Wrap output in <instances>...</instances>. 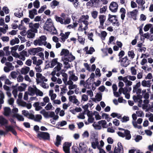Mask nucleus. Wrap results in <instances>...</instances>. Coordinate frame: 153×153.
<instances>
[{
	"mask_svg": "<svg viewBox=\"0 0 153 153\" xmlns=\"http://www.w3.org/2000/svg\"><path fill=\"white\" fill-rule=\"evenodd\" d=\"M44 28L45 30L50 32L52 34H56L57 33V30L50 19H47L44 26Z\"/></svg>",
	"mask_w": 153,
	"mask_h": 153,
	"instance_id": "1",
	"label": "nucleus"
},
{
	"mask_svg": "<svg viewBox=\"0 0 153 153\" xmlns=\"http://www.w3.org/2000/svg\"><path fill=\"white\" fill-rule=\"evenodd\" d=\"M118 129L119 130L121 131L117 132L119 136L123 138L125 137V139L127 140L130 139L131 138V136L129 131L120 128H119Z\"/></svg>",
	"mask_w": 153,
	"mask_h": 153,
	"instance_id": "2",
	"label": "nucleus"
},
{
	"mask_svg": "<svg viewBox=\"0 0 153 153\" xmlns=\"http://www.w3.org/2000/svg\"><path fill=\"white\" fill-rule=\"evenodd\" d=\"M28 94L30 95L33 96L35 94L37 96H42L43 93L39 90L38 89L35 85L32 87H29L28 88Z\"/></svg>",
	"mask_w": 153,
	"mask_h": 153,
	"instance_id": "3",
	"label": "nucleus"
},
{
	"mask_svg": "<svg viewBox=\"0 0 153 153\" xmlns=\"http://www.w3.org/2000/svg\"><path fill=\"white\" fill-rule=\"evenodd\" d=\"M46 40V37L45 36H42L39 38L35 40L33 42V44L36 46L45 45L47 44Z\"/></svg>",
	"mask_w": 153,
	"mask_h": 153,
	"instance_id": "4",
	"label": "nucleus"
},
{
	"mask_svg": "<svg viewBox=\"0 0 153 153\" xmlns=\"http://www.w3.org/2000/svg\"><path fill=\"white\" fill-rule=\"evenodd\" d=\"M56 20L57 22L60 23L62 25H67L69 24L71 22V19L69 18H67L65 19L64 18L56 16L55 17Z\"/></svg>",
	"mask_w": 153,
	"mask_h": 153,
	"instance_id": "5",
	"label": "nucleus"
},
{
	"mask_svg": "<svg viewBox=\"0 0 153 153\" xmlns=\"http://www.w3.org/2000/svg\"><path fill=\"white\" fill-rule=\"evenodd\" d=\"M75 57L73 56L71 53H70L66 57H62V60L65 65H67L68 62H71L75 59Z\"/></svg>",
	"mask_w": 153,
	"mask_h": 153,
	"instance_id": "6",
	"label": "nucleus"
},
{
	"mask_svg": "<svg viewBox=\"0 0 153 153\" xmlns=\"http://www.w3.org/2000/svg\"><path fill=\"white\" fill-rule=\"evenodd\" d=\"M108 20L114 25L117 26H119V23L118 21L116 16L111 15L109 14L108 15Z\"/></svg>",
	"mask_w": 153,
	"mask_h": 153,
	"instance_id": "7",
	"label": "nucleus"
},
{
	"mask_svg": "<svg viewBox=\"0 0 153 153\" xmlns=\"http://www.w3.org/2000/svg\"><path fill=\"white\" fill-rule=\"evenodd\" d=\"M118 147H115L113 152L111 151L109 153H123L124 149L121 143L118 142L117 144Z\"/></svg>",
	"mask_w": 153,
	"mask_h": 153,
	"instance_id": "8",
	"label": "nucleus"
},
{
	"mask_svg": "<svg viewBox=\"0 0 153 153\" xmlns=\"http://www.w3.org/2000/svg\"><path fill=\"white\" fill-rule=\"evenodd\" d=\"M38 136L40 139H42L45 140H48L50 139V134L47 132H40L38 134Z\"/></svg>",
	"mask_w": 153,
	"mask_h": 153,
	"instance_id": "9",
	"label": "nucleus"
},
{
	"mask_svg": "<svg viewBox=\"0 0 153 153\" xmlns=\"http://www.w3.org/2000/svg\"><path fill=\"white\" fill-rule=\"evenodd\" d=\"M118 8V5L116 2H112L109 6L110 10L113 13L117 12Z\"/></svg>",
	"mask_w": 153,
	"mask_h": 153,
	"instance_id": "10",
	"label": "nucleus"
},
{
	"mask_svg": "<svg viewBox=\"0 0 153 153\" xmlns=\"http://www.w3.org/2000/svg\"><path fill=\"white\" fill-rule=\"evenodd\" d=\"M36 81L37 83H40L42 82H47L48 79L45 78V77L43 76L42 74L37 73H36Z\"/></svg>",
	"mask_w": 153,
	"mask_h": 153,
	"instance_id": "11",
	"label": "nucleus"
},
{
	"mask_svg": "<svg viewBox=\"0 0 153 153\" xmlns=\"http://www.w3.org/2000/svg\"><path fill=\"white\" fill-rule=\"evenodd\" d=\"M39 25H40L39 23L33 24L30 22L29 23V27L30 28V30L34 33L37 32V29L39 28Z\"/></svg>",
	"mask_w": 153,
	"mask_h": 153,
	"instance_id": "12",
	"label": "nucleus"
},
{
	"mask_svg": "<svg viewBox=\"0 0 153 153\" xmlns=\"http://www.w3.org/2000/svg\"><path fill=\"white\" fill-rule=\"evenodd\" d=\"M78 148L81 153H86L87 152V146L83 142H81L79 143Z\"/></svg>",
	"mask_w": 153,
	"mask_h": 153,
	"instance_id": "13",
	"label": "nucleus"
},
{
	"mask_svg": "<svg viewBox=\"0 0 153 153\" xmlns=\"http://www.w3.org/2000/svg\"><path fill=\"white\" fill-rule=\"evenodd\" d=\"M100 25L99 27L100 28L104 29V23L106 20V16L104 15H100L98 16Z\"/></svg>",
	"mask_w": 153,
	"mask_h": 153,
	"instance_id": "14",
	"label": "nucleus"
},
{
	"mask_svg": "<svg viewBox=\"0 0 153 153\" xmlns=\"http://www.w3.org/2000/svg\"><path fill=\"white\" fill-rule=\"evenodd\" d=\"M43 51V49L40 47H38L36 48H30L29 50V53L30 54L34 55L39 52Z\"/></svg>",
	"mask_w": 153,
	"mask_h": 153,
	"instance_id": "15",
	"label": "nucleus"
},
{
	"mask_svg": "<svg viewBox=\"0 0 153 153\" xmlns=\"http://www.w3.org/2000/svg\"><path fill=\"white\" fill-rule=\"evenodd\" d=\"M88 15H82L80 18L78 22L79 23L82 22L85 25H88V22L87 20H88Z\"/></svg>",
	"mask_w": 153,
	"mask_h": 153,
	"instance_id": "16",
	"label": "nucleus"
},
{
	"mask_svg": "<svg viewBox=\"0 0 153 153\" xmlns=\"http://www.w3.org/2000/svg\"><path fill=\"white\" fill-rule=\"evenodd\" d=\"M14 126H12L11 125L5 126V131L7 133L9 131H11L14 135H17V133L14 129Z\"/></svg>",
	"mask_w": 153,
	"mask_h": 153,
	"instance_id": "17",
	"label": "nucleus"
},
{
	"mask_svg": "<svg viewBox=\"0 0 153 153\" xmlns=\"http://www.w3.org/2000/svg\"><path fill=\"white\" fill-rule=\"evenodd\" d=\"M62 67V64L60 62H58L56 66L53 69V71L51 73V74L55 75L56 74V72L59 71L61 69Z\"/></svg>",
	"mask_w": 153,
	"mask_h": 153,
	"instance_id": "18",
	"label": "nucleus"
},
{
	"mask_svg": "<svg viewBox=\"0 0 153 153\" xmlns=\"http://www.w3.org/2000/svg\"><path fill=\"white\" fill-rule=\"evenodd\" d=\"M94 141L91 143V146L94 149H96L97 148L98 149L100 147L99 145L98 139L97 138H95L94 136Z\"/></svg>",
	"mask_w": 153,
	"mask_h": 153,
	"instance_id": "19",
	"label": "nucleus"
},
{
	"mask_svg": "<svg viewBox=\"0 0 153 153\" xmlns=\"http://www.w3.org/2000/svg\"><path fill=\"white\" fill-rule=\"evenodd\" d=\"M93 84L92 83L91 80H89V79L85 81V84L84 85V87L86 88L90 89L92 88V89L94 90L95 88L92 87Z\"/></svg>",
	"mask_w": 153,
	"mask_h": 153,
	"instance_id": "20",
	"label": "nucleus"
},
{
	"mask_svg": "<svg viewBox=\"0 0 153 153\" xmlns=\"http://www.w3.org/2000/svg\"><path fill=\"white\" fill-rule=\"evenodd\" d=\"M71 146V143L68 142H65L63 146V150L65 153H70V147Z\"/></svg>",
	"mask_w": 153,
	"mask_h": 153,
	"instance_id": "21",
	"label": "nucleus"
},
{
	"mask_svg": "<svg viewBox=\"0 0 153 153\" xmlns=\"http://www.w3.org/2000/svg\"><path fill=\"white\" fill-rule=\"evenodd\" d=\"M130 64V61L127 58V56L123 58L121 62V66L126 67Z\"/></svg>",
	"mask_w": 153,
	"mask_h": 153,
	"instance_id": "22",
	"label": "nucleus"
},
{
	"mask_svg": "<svg viewBox=\"0 0 153 153\" xmlns=\"http://www.w3.org/2000/svg\"><path fill=\"white\" fill-rule=\"evenodd\" d=\"M31 119L37 122H40L42 118L40 114H36L35 116L33 114L31 116Z\"/></svg>",
	"mask_w": 153,
	"mask_h": 153,
	"instance_id": "23",
	"label": "nucleus"
},
{
	"mask_svg": "<svg viewBox=\"0 0 153 153\" xmlns=\"http://www.w3.org/2000/svg\"><path fill=\"white\" fill-rule=\"evenodd\" d=\"M69 101L73 103L78 105L79 104V102L76 99L75 96H71L69 97Z\"/></svg>",
	"mask_w": 153,
	"mask_h": 153,
	"instance_id": "24",
	"label": "nucleus"
},
{
	"mask_svg": "<svg viewBox=\"0 0 153 153\" xmlns=\"http://www.w3.org/2000/svg\"><path fill=\"white\" fill-rule=\"evenodd\" d=\"M152 84V81L150 80L146 81L144 80L141 82V85L144 87L150 88Z\"/></svg>",
	"mask_w": 153,
	"mask_h": 153,
	"instance_id": "25",
	"label": "nucleus"
},
{
	"mask_svg": "<svg viewBox=\"0 0 153 153\" xmlns=\"http://www.w3.org/2000/svg\"><path fill=\"white\" fill-rule=\"evenodd\" d=\"M70 34V32H67L63 33H61L60 36H61V39L62 42H64L66 39H68V36Z\"/></svg>",
	"mask_w": 153,
	"mask_h": 153,
	"instance_id": "26",
	"label": "nucleus"
},
{
	"mask_svg": "<svg viewBox=\"0 0 153 153\" xmlns=\"http://www.w3.org/2000/svg\"><path fill=\"white\" fill-rule=\"evenodd\" d=\"M69 73L70 75L69 77V79H71L74 82H76L78 80V77L76 76L73 72L70 71Z\"/></svg>",
	"mask_w": 153,
	"mask_h": 153,
	"instance_id": "27",
	"label": "nucleus"
},
{
	"mask_svg": "<svg viewBox=\"0 0 153 153\" xmlns=\"http://www.w3.org/2000/svg\"><path fill=\"white\" fill-rule=\"evenodd\" d=\"M18 55L20 59L24 61L25 59V56H27V53L26 51H23L20 53L19 55L18 54Z\"/></svg>",
	"mask_w": 153,
	"mask_h": 153,
	"instance_id": "28",
	"label": "nucleus"
},
{
	"mask_svg": "<svg viewBox=\"0 0 153 153\" xmlns=\"http://www.w3.org/2000/svg\"><path fill=\"white\" fill-rule=\"evenodd\" d=\"M37 14V10L35 9H33L32 10L29 11V17L31 19H33L34 16Z\"/></svg>",
	"mask_w": 153,
	"mask_h": 153,
	"instance_id": "29",
	"label": "nucleus"
},
{
	"mask_svg": "<svg viewBox=\"0 0 153 153\" xmlns=\"http://www.w3.org/2000/svg\"><path fill=\"white\" fill-rule=\"evenodd\" d=\"M63 138L62 137L57 135L56 137V140L55 143V144L57 146H58L59 145H61V142Z\"/></svg>",
	"mask_w": 153,
	"mask_h": 153,
	"instance_id": "30",
	"label": "nucleus"
},
{
	"mask_svg": "<svg viewBox=\"0 0 153 153\" xmlns=\"http://www.w3.org/2000/svg\"><path fill=\"white\" fill-rule=\"evenodd\" d=\"M70 53L69 51L68 50L63 49H62L60 53V55L64 56L63 57H66Z\"/></svg>",
	"mask_w": 153,
	"mask_h": 153,
	"instance_id": "31",
	"label": "nucleus"
},
{
	"mask_svg": "<svg viewBox=\"0 0 153 153\" xmlns=\"http://www.w3.org/2000/svg\"><path fill=\"white\" fill-rule=\"evenodd\" d=\"M120 13H121V19L123 20L125 17V14L126 13V10L125 8L122 7L120 10Z\"/></svg>",
	"mask_w": 153,
	"mask_h": 153,
	"instance_id": "32",
	"label": "nucleus"
},
{
	"mask_svg": "<svg viewBox=\"0 0 153 153\" xmlns=\"http://www.w3.org/2000/svg\"><path fill=\"white\" fill-rule=\"evenodd\" d=\"M8 121L2 116H0V124L1 126L7 124Z\"/></svg>",
	"mask_w": 153,
	"mask_h": 153,
	"instance_id": "33",
	"label": "nucleus"
},
{
	"mask_svg": "<svg viewBox=\"0 0 153 153\" xmlns=\"http://www.w3.org/2000/svg\"><path fill=\"white\" fill-rule=\"evenodd\" d=\"M30 68L28 67H25L22 68L21 72L22 74H25L28 73L30 71Z\"/></svg>",
	"mask_w": 153,
	"mask_h": 153,
	"instance_id": "34",
	"label": "nucleus"
},
{
	"mask_svg": "<svg viewBox=\"0 0 153 153\" xmlns=\"http://www.w3.org/2000/svg\"><path fill=\"white\" fill-rule=\"evenodd\" d=\"M22 114H23L26 117L30 119H31V116L33 114L31 113H29L28 111L25 110H22Z\"/></svg>",
	"mask_w": 153,
	"mask_h": 153,
	"instance_id": "35",
	"label": "nucleus"
},
{
	"mask_svg": "<svg viewBox=\"0 0 153 153\" xmlns=\"http://www.w3.org/2000/svg\"><path fill=\"white\" fill-rule=\"evenodd\" d=\"M35 33L30 30H28L27 34V37L29 38H33L35 36Z\"/></svg>",
	"mask_w": 153,
	"mask_h": 153,
	"instance_id": "36",
	"label": "nucleus"
},
{
	"mask_svg": "<svg viewBox=\"0 0 153 153\" xmlns=\"http://www.w3.org/2000/svg\"><path fill=\"white\" fill-rule=\"evenodd\" d=\"M13 117H16L18 120L19 121H24V118L23 116L21 115H19L18 114H14L13 116Z\"/></svg>",
	"mask_w": 153,
	"mask_h": 153,
	"instance_id": "37",
	"label": "nucleus"
},
{
	"mask_svg": "<svg viewBox=\"0 0 153 153\" xmlns=\"http://www.w3.org/2000/svg\"><path fill=\"white\" fill-rule=\"evenodd\" d=\"M33 106L35 108V109L36 111H39L41 109L42 107L39 105V102H36L33 105Z\"/></svg>",
	"mask_w": 153,
	"mask_h": 153,
	"instance_id": "38",
	"label": "nucleus"
},
{
	"mask_svg": "<svg viewBox=\"0 0 153 153\" xmlns=\"http://www.w3.org/2000/svg\"><path fill=\"white\" fill-rule=\"evenodd\" d=\"M99 125L102 126L103 128H106L107 127L106 125V122L105 120H101L98 122Z\"/></svg>",
	"mask_w": 153,
	"mask_h": 153,
	"instance_id": "39",
	"label": "nucleus"
},
{
	"mask_svg": "<svg viewBox=\"0 0 153 153\" xmlns=\"http://www.w3.org/2000/svg\"><path fill=\"white\" fill-rule=\"evenodd\" d=\"M58 62H57V59L55 58L53 59L51 62V68H53L56 64H57Z\"/></svg>",
	"mask_w": 153,
	"mask_h": 153,
	"instance_id": "40",
	"label": "nucleus"
},
{
	"mask_svg": "<svg viewBox=\"0 0 153 153\" xmlns=\"http://www.w3.org/2000/svg\"><path fill=\"white\" fill-rule=\"evenodd\" d=\"M19 39L17 38H15L10 41V44L12 45H14L16 44H18L19 42Z\"/></svg>",
	"mask_w": 153,
	"mask_h": 153,
	"instance_id": "41",
	"label": "nucleus"
},
{
	"mask_svg": "<svg viewBox=\"0 0 153 153\" xmlns=\"http://www.w3.org/2000/svg\"><path fill=\"white\" fill-rule=\"evenodd\" d=\"M4 114L5 116H8L11 110L9 107H5L4 108Z\"/></svg>",
	"mask_w": 153,
	"mask_h": 153,
	"instance_id": "42",
	"label": "nucleus"
},
{
	"mask_svg": "<svg viewBox=\"0 0 153 153\" xmlns=\"http://www.w3.org/2000/svg\"><path fill=\"white\" fill-rule=\"evenodd\" d=\"M138 12V10L137 9H135L133 10L132 11H131L130 12L128 13V14L130 15L131 17H135L137 15V14Z\"/></svg>",
	"mask_w": 153,
	"mask_h": 153,
	"instance_id": "43",
	"label": "nucleus"
},
{
	"mask_svg": "<svg viewBox=\"0 0 153 153\" xmlns=\"http://www.w3.org/2000/svg\"><path fill=\"white\" fill-rule=\"evenodd\" d=\"M149 103V101L148 100H145L143 101V109H146V110L148 108V104Z\"/></svg>",
	"mask_w": 153,
	"mask_h": 153,
	"instance_id": "44",
	"label": "nucleus"
},
{
	"mask_svg": "<svg viewBox=\"0 0 153 153\" xmlns=\"http://www.w3.org/2000/svg\"><path fill=\"white\" fill-rule=\"evenodd\" d=\"M59 3V2L55 0L51 2L50 4V5L52 8H54L55 7L58 5Z\"/></svg>",
	"mask_w": 153,
	"mask_h": 153,
	"instance_id": "45",
	"label": "nucleus"
},
{
	"mask_svg": "<svg viewBox=\"0 0 153 153\" xmlns=\"http://www.w3.org/2000/svg\"><path fill=\"white\" fill-rule=\"evenodd\" d=\"M97 0H90L86 3V5L88 7L93 6L94 4L96 2Z\"/></svg>",
	"mask_w": 153,
	"mask_h": 153,
	"instance_id": "46",
	"label": "nucleus"
},
{
	"mask_svg": "<svg viewBox=\"0 0 153 153\" xmlns=\"http://www.w3.org/2000/svg\"><path fill=\"white\" fill-rule=\"evenodd\" d=\"M146 117L149 118V121L152 122H153V114L150 113H148L146 114Z\"/></svg>",
	"mask_w": 153,
	"mask_h": 153,
	"instance_id": "47",
	"label": "nucleus"
},
{
	"mask_svg": "<svg viewBox=\"0 0 153 153\" xmlns=\"http://www.w3.org/2000/svg\"><path fill=\"white\" fill-rule=\"evenodd\" d=\"M72 150L73 153H81L79 149V148H77L76 146H74L72 147Z\"/></svg>",
	"mask_w": 153,
	"mask_h": 153,
	"instance_id": "48",
	"label": "nucleus"
},
{
	"mask_svg": "<svg viewBox=\"0 0 153 153\" xmlns=\"http://www.w3.org/2000/svg\"><path fill=\"white\" fill-rule=\"evenodd\" d=\"M62 76L63 81L65 84H66L68 80V75L66 73H64L62 74Z\"/></svg>",
	"mask_w": 153,
	"mask_h": 153,
	"instance_id": "49",
	"label": "nucleus"
},
{
	"mask_svg": "<svg viewBox=\"0 0 153 153\" xmlns=\"http://www.w3.org/2000/svg\"><path fill=\"white\" fill-rule=\"evenodd\" d=\"M128 56L130 57L131 59H132L134 58L135 54L133 51L131 50L128 51Z\"/></svg>",
	"mask_w": 153,
	"mask_h": 153,
	"instance_id": "50",
	"label": "nucleus"
},
{
	"mask_svg": "<svg viewBox=\"0 0 153 153\" xmlns=\"http://www.w3.org/2000/svg\"><path fill=\"white\" fill-rule=\"evenodd\" d=\"M5 65L11 71L13 70L14 68V67L12 65L11 63L7 62L5 63Z\"/></svg>",
	"mask_w": 153,
	"mask_h": 153,
	"instance_id": "51",
	"label": "nucleus"
},
{
	"mask_svg": "<svg viewBox=\"0 0 153 153\" xmlns=\"http://www.w3.org/2000/svg\"><path fill=\"white\" fill-rule=\"evenodd\" d=\"M67 124V123L66 121L63 120L58 123L57 125L58 126L62 127L66 125Z\"/></svg>",
	"mask_w": 153,
	"mask_h": 153,
	"instance_id": "52",
	"label": "nucleus"
},
{
	"mask_svg": "<svg viewBox=\"0 0 153 153\" xmlns=\"http://www.w3.org/2000/svg\"><path fill=\"white\" fill-rule=\"evenodd\" d=\"M137 123L135 121H132V123L134 126L135 128H137L138 129H140L142 128V126L140 125H138L137 124Z\"/></svg>",
	"mask_w": 153,
	"mask_h": 153,
	"instance_id": "53",
	"label": "nucleus"
},
{
	"mask_svg": "<svg viewBox=\"0 0 153 153\" xmlns=\"http://www.w3.org/2000/svg\"><path fill=\"white\" fill-rule=\"evenodd\" d=\"M23 11H19L18 12H16L14 13V15L15 16L19 18H20L23 16Z\"/></svg>",
	"mask_w": 153,
	"mask_h": 153,
	"instance_id": "54",
	"label": "nucleus"
},
{
	"mask_svg": "<svg viewBox=\"0 0 153 153\" xmlns=\"http://www.w3.org/2000/svg\"><path fill=\"white\" fill-rule=\"evenodd\" d=\"M94 128L96 129L100 130L101 128V126L99 124L96 123L95 122H94L92 125Z\"/></svg>",
	"mask_w": 153,
	"mask_h": 153,
	"instance_id": "55",
	"label": "nucleus"
},
{
	"mask_svg": "<svg viewBox=\"0 0 153 153\" xmlns=\"http://www.w3.org/2000/svg\"><path fill=\"white\" fill-rule=\"evenodd\" d=\"M98 14V12L97 11H94L91 13L92 16L94 19H96L97 17Z\"/></svg>",
	"mask_w": 153,
	"mask_h": 153,
	"instance_id": "56",
	"label": "nucleus"
},
{
	"mask_svg": "<svg viewBox=\"0 0 153 153\" xmlns=\"http://www.w3.org/2000/svg\"><path fill=\"white\" fill-rule=\"evenodd\" d=\"M107 9L106 6H103L102 7L100 8V13H105Z\"/></svg>",
	"mask_w": 153,
	"mask_h": 153,
	"instance_id": "57",
	"label": "nucleus"
},
{
	"mask_svg": "<svg viewBox=\"0 0 153 153\" xmlns=\"http://www.w3.org/2000/svg\"><path fill=\"white\" fill-rule=\"evenodd\" d=\"M141 89L140 88H135L133 89V92H136V94H137V95H138L141 93Z\"/></svg>",
	"mask_w": 153,
	"mask_h": 153,
	"instance_id": "58",
	"label": "nucleus"
},
{
	"mask_svg": "<svg viewBox=\"0 0 153 153\" xmlns=\"http://www.w3.org/2000/svg\"><path fill=\"white\" fill-rule=\"evenodd\" d=\"M101 37L102 40H104L107 35V33L105 31H102L101 33Z\"/></svg>",
	"mask_w": 153,
	"mask_h": 153,
	"instance_id": "59",
	"label": "nucleus"
},
{
	"mask_svg": "<svg viewBox=\"0 0 153 153\" xmlns=\"http://www.w3.org/2000/svg\"><path fill=\"white\" fill-rule=\"evenodd\" d=\"M94 114L95 115V118L97 120H99L101 119V116L100 115L98 112H94Z\"/></svg>",
	"mask_w": 153,
	"mask_h": 153,
	"instance_id": "60",
	"label": "nucleus"
},
{
	"mask_svg": "<svg viewBox=\"0 0 153 153\" xmlns=\"http://www.w3.org/2000/svg\"><path fill=\"white\" fill-rule=\"evenodd\" d=\"M88 100V96L85 94H83L82 96L81 101L84 102L87 101Z\"/></svg>",
	"mask_w": 153,
	"mask_h": 153,
	"instance_id": "61",
	"label": "nucleus"
},
{
	"mask_svg": "<svg viewBox=\"0 0 153 153\" xmlns=\"http://www.w3.org/2000/svg\"><path fill=\"white\" fill-rule=\"evenodd\" d=\"M141 98L142 97L141 96H139L138 95H137V96H134L133 97V99L135 102H138L139 100L141 99Z\"/></svg>",
	"mask_w": 153,
	"mask_h": 153,
	"instance_id": "62",
	"label": "nucleus"
},
{
	"mask_svg": "<svg viewBox=\"0 0 153 153\" xmlns=\"http://www.w3.org/2000/svg\"><path fill=\"white\" fill-rule=\"evenodd\" d=\"M129 119L128 117L124 116L121 119V120L122 123H125L128 121Z\"/></svg>",
	"mask_w": 153,
	"mask_h": 153,
	"instance_id": "63",
	"label": "nucleus"
},
{
	"mask_svg": "<svg viewBox=\"0 0 153 153\" xmlns=\"http://www.w3.org/2000/svg\"><path fill=\"white\" fill-rule=\"evenodd\" d=\"M33 4L34 7L36 8H38L39 7V2L38 0H36L33 2Z\"/></svg>",
	"mask_w": 153,
	"mask_h": 153,
	"instance_id": "64",
	"label": "nucleus"
}]
</instances>
